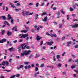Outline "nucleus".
I'll list each match as a JSON object with an SVG mask.
<instances>
[{
  "label": "nucleus",
  "instance_id": "7c9ffc66",
  "mask_svg": "<svg viewBox=\"0 0 78 78\" xmlns=\"http://www.w3.org/2000/svg\"><path fill=\"white\" fill-rule=\"evenodd\" d=\"M9 50L10 52H11V51H14V49H9Z\"/></svg>",
  "mask_w": 78,
  "mask_h": 78
},
{
  "label": "nucleus",
  "instance_id": "c756f323",
  "mask_svg": "<svg viewBox=\"0 0 78 78\" xmlns=\"http://www.w3.org/2000/svg\"><path fill=\"white\" fill-rule=\"evenodd\" d=\"M44 66V63L42 64L40 66V67H43Z\"/></svg>",
  "mask_w": 78,
  "mask_h": 78
},
{
  "label": "nucleus",
  "instance_id": "8fccbe9b",
  "mask_svg": "<svg viewBox=\"0 0 78 78\" xmlns=\"http://www.w3.org/2000/svg\"><path fill=\"white\" fill-rule=\"evenodd\" d=\"M53 60L54 61H56V58H55V56H53Z\"/></svg>",
  "mask_w": 78,
  "mask_h": 78
},
{
  "label": "nucleus",
  "instance_id": "f257e3e1",
  "mask_svg": "<svg viewBox=\"0 0 78 78\" xmlns=\"http://www.w3.org/2000/svg\"><path fill=\"white\" fill-rule=\"evenodd\" d=\"M30 52H31L30 50L23 51V53L21 54V56H23L24 55L27 56V55H29L30 54L29 53H30Z\"/></svg>",
  "mask_w": 78,
  "mask_h": 78
},
{
  "label": "nucleus",
  "instance_id": "f03ea898",
  "mask_svg": "<svg viewBox=\"0 0 78 78\" xmlns=\"http://www.w3.org/2000/svg\"><path fill=\"white\" fill-rule=\"evenodd\" d=\"M26 44H27L24 43L21 44L20 45L21 46H22L21 47L22 48V49H25V48H26L27 49H30V46H27V45Z\"/></svg>",
  "mask_w": 78,
  "mask_h": 78
},
{
  "label": "nucleus",
  "instance_id": "e2e57ef3",
  "mask_svg": "<svg viewBox=\"0 0 78 78\" xmlns=\"http://www.w3.org/2000/svg\"><path fill=\"white\" fill-rule=\"evenodd\" d=\"M32 67H34V64H31V65Z\"/></svg>",
  "mask_w": 78,
  "mask_h": 78
},
{
  "label": "nucleus",
  "instance_id": "0eeeda50",
  "mask_svg": "<svg viewBox=\"0 0 78 78\" xmlns=\"http://www.w3.org/2000/svg\"><path fill=\"white\" fill-rule=\"evenodd\" d=\"M57 59H58V61H59V62H60L61 61V59H60V55H58L56 56Z\"/></svg>",
  "mask_w": 78,
  "mask_h": 78
},
{
  "label": "nucleus",
  "instance_id": "58836bf2",
  "mask_svg": "<svg viewBox=\"0 0 78 78\" xmlns=\"http://www.w3.org/2000/svg\"><path fill=\"white\" fill-rule=\"evenodd\" d=\"M3 8H2V10H4L5 9V5H3V6H2Z\"/></svg>",
  "mask_w": 78,
  "mask_h": 78
},
{
  "label": "nucleus",
  "instance_id": "a18cd8bd",
  "mask_svg": "<svg viewBox=\"0 0 78 78\" xmlns=\"http://www.w3.org/2000/svg\"><path fill=\"white\" fill-rule=\"evenodd\" d=\"M72 58H70V59H69L68 61H69V62H71V61H72Z\"/></svg>",
  "mask_w": 78,
  "mask_h": 78
},
{
  "label": "nucleus",
  "instance_id": "bb28decb",
  "mask_svg": "<svg viewBox=\"0 0 78 78\" xmlns=\"http://www.w3.org/2000/svg\"><path fill=\"white\" fill-rule=\"evenodd\" d=\"M72 16H73V17H76V14H72Z\"/></svg>",
  "mask_w": 78,
  "mask_h": 78
},
{
  "label": "nucleus",
  "instance_id": "603ef678",
  "mask_svg": "<svg viewBox=\"0 0 78 78\" xmlns=\"http://www.w3.org/2000/svg\"><path fill=\"white\" fill-rule=\"evenodd\" d=\"M20 3H17V4L16 5V6H20Z\"/></svg>",
  "mask_w": 78,
  "mask_h": 78
},
{
  "label": "nucleus",
  "instance_id": "69168bd1",
  "mask_svg": "<svg viewBox=\"0 0 78 78\" xmlns=\"http://www.w3.org/2000/svg\"><path fill=\"white\" fill-rule=\"evenodd\" d=\"M62 73L63 75H66V72H63Z\"/></svg>",
  "mask_w": 78,
  "mask_h": 78
},
{
  "label": "nucleus",
  "instance_id": "6ab92c4d",
  "mask_svg": "<svg viewBox=\"0 0 78 78\" xmlns=\"http://www.w3.org/2000/svg\"><path fill=\"white\" fill-rule=\"evenodd\" d=\"M21 13L23 16H25V12H24V11H23Z\"/></svg>",
  "mask_w": 78,
  "mask_h": 78
},
{
  "label": "nucleus",
  "instance_id": "7ed1b4c3",
  "mask_svg": "<svg viewBox=\"0 0 78 78\" xmlns=\"http://www.w3.org/2000/svg\"><path fill=\"white\" fill-rule=\"evenodd\" d=\"M5 64H6V66H8V65H9V62H8L3 61L2 63L1 64L2 66H5Z\"/></svg>",
  "mask_w": 78,
  "mask_h": 78
},
{
  "label": "nucleus",
  "instance_id": "4d7b16f0",
  "mask_svg": "<svg viewBox=\"0 0 78 78\" xmlns=\"http://www.w3.org/2000/svg\"><path fill=\"white\" fill-rule=\"evenodd\" d=\"M42 44H43V41H41L40 44V45H42Z\"/></svg>",
  "mask_w": 78,
  "mask_h": 78
},
{
  "label": "nucleus",
  "instance_id": "ddd939ff",
  "mask_svg": "<svg viewBox=\"0 0 78 78\" xmlns=\"http://www.w3.org/2000/svg\"><path fill=\"white\" fill-rule=\"evenodd\" d=\"M12 34V32H9V31H8L7 33V35L8 36H9V35H11Z\"/></svg>",
  "mask_w": 78,
  "mask_h": 78
},
{
  "label": "nucleus",
  "instance_id": "b1692460",
  "mask_svg": "<svg viewBox=\"0 0 78 78\" xmlns=\"http://www.w3.org/2000/svg\"><path fill=\"white\" fill-rule=\"evenodd\" d=\"M8 23V22L6 21H5L4 23V25H7Z\"/></svg>",
  "mask_w": 78,
  "mask_h": 78
},
{
  "label": "nucleus",
  "instance_id": "4c0bfd02",
  "mask_svg": "<svg viewBox=\"0 0 78 78\" xmlns=\"http://www.w3.org/2000/svg\"><path fill=\"white\" fill-rule=\"evenodd\" d=\"M46 34L47 35H48V36H51V35L49 34V33L48 32H46Z\"/></svg>",
  "mask_w": 78,
  "mask_h": 78
},
{
  "label": "nucleus",
  "instance_id": "49530a36",
  "mask_svg": "<svg viewBox=\"0 0 78 78\" xmlns=\"http://www.w3.org/2000/svg\"><path fill=\"white\" fill-rule=\"evenodd\" d=\"M33 55H31L29 57V58H33Z\"/></svg>",
  "mask_w": 78,
  "mask_h": 78
},
{
  "label": "nucleus",
  "instance_id": "bf43d9fd",
  "mask_svg": "<svg viewBox=\"0 0 78 78\" xmlns=\"http://www.w3.org/2000/svg\"><path fill=\"white\" fill-rule=\"evenodd\" d=\"M37 75L36 74V73H35L34 75V77H35V78H36V77H37Z\"/></svg>",
  "mask_w": 78,
  "mask_h": 78
},
{
  "label": "nucleus",
  "instance_id": "2f4dec72",
  "mask_svg": "<svg viewBox=\"0 0 78 78\" xmlns=\"http://www.w3.org/2000/svg\"><path fill=\"white\" fill-rule=\"evenodd\" d=\"M33 3L31 2L29 4V6H32V5H33Z\"/></svg>",
  "mask_w": 78,
  "mask_h": 78
},
{
  "label": "nucleus",
  "instance_id": "9d476101",
  "mask_svg": "<svg viewBox=\"0 0 78 78\" xmlns=\"http://www.w3.org/2000/svg\"><path fill=\"white\" fill-rule=\"evenodd\" d=\"M23 65H22L19 67H17V69L18 70H20L21 68H23Z\"/></svg>",
  "mask_w": 78,
  "mask_h": 78
},
{
  "label": "nucleus",
  "instance_id": "aec40b11",
  "mask_svg": "<svg viewBox=\"0 0 78 78\" xmlns=\"http://www.w3.org/2000/svg\"><path fill=\"white\" fill-rule=\"evenodd\" d=\"M24 63L26 65H28V64H29V62H24Z\"/></svg>",
  "mask_w": 78,
  "mask_h": 78
},
{
  "label": "nucleus",
  "instance_id": "c9c22d12",
  "mask_svg": "<svg viewBox=\"0 0 78 78\" xmlns=\"http://www.w3.org/2000/svg\"><path fill=\"white\" fill-rule=\"evenodd\" d=\"M24 27H25L26 29L27 30H28V29H29V28H28L26 26H25V25H24Z\"/></svg>",
  "mask_w": 78,
  "mask_h": 78
},
{
  "label": "nucleus",
  "instance_id": "a19ab883",
  "mask_svg": "<svg viewBox=\"0 0 78 78\" xmlns=\"http://www.w3.org/2000/svg\"><path fill=\"white\" fill-rule=\"evenodd\" d=\"M60 14L61 13H60V12H59V11H58L57 13V15H58V16H59Z\"/></svg>",
  "mask_w": 78,
  "mask_h": 78
},
{
  "label": "nucleus",
  "instance_id": "864d4df0",
  "mask_svg": "<svg viewBox=\"0 0 78 78\" xmlns=\"http://www.w3.org/2000/svg\"><path fill=\"white\" fill-rule=\"evenodd\" d=\"M69 15H67V20H69Z\"/></svg>",
  "mask_w": 78,
  "mask_h": 78
},
{
  "label": "nucleus",
  "instance_id": "f704fd0d",
  "mask_svg": "<svg viewBox=\"0 0 78 78\" xmlns=\"http://www.w3.org/2000/svg\"><path fill=\"white\" fill-rule=\"evenodd\" d=\"M12 17H10L8 18L7 20H10V19H12Z\"/></svg>",
  "mask_w": 78,
  "mask_h": 78
},
{
  "label": "nucleus",
  "instance_id": "6e6d98bb",
  "mask_svg": "<svg viewBox=\"0 0 78 78\" xmlns=\"http://www.w3.org/2000/svg\"><path fill=\"white\" fill-rule=\"evenodd\" d=\"M15 11H16V12H18V11H19V9H15Z\"/></svg>",
  "mask_w": 78,
  "mask_h": 78
},
{
  "label": "nucleus",
  "instance_id": "c85d7f7f",
  "mask_svg": "<svg viewBox=\"0 0 78 78\" xmlns=\"http://www.w3.org/2000/svg\"><path fill=\"white\" fill-rule=\"evenodd\" d=\"M2 41L3 42H6V39H2Z\"/></svg>",
  "mask_w": 78,
  "mask_h": 78
},
{
  "label": "nucleus",
  "instance_id": "09e8293b",
  "mask_svg": "<svg viewBox=\"0 0 78 78\" xmlns=\"http://www.w3.org/2000/svg\"><path fill=\"white\" fill-rule=\"evenodd\" d=\"M15 77V75H13L12 76H11L10 78H14Z\"/></svg>",
  "mask_w": 78,
  "mask_h": 78
},
{
  "label": "nucleus",
  "instance_id": "052dcab7",
  "mask_svg": "<svg viewBox=\"0 0 78 78\" xmlns=\"http://www.w3.org/2000/svg\"><path fill=\"white\" fill-rule=\"evenodd\" d=\"M17 42V40H16L15 41H13L14 43H16Z\"/></svg>",
  "mask_w": 78,
  "mask_h": 78
},
{
  "label": "nucleus",
  "instance_id": "e433bc0d",
  "mask_svg": "<svg viewBox=\"0 0 78 78\" xmlns=\"http://www.w3.org/2000/svg\"><path fill=\"white\" fill-rule=\"evenodd\" d=\"M75 67V65H73L71 66V68L72 69H74Z\"/></svg>",
  "mask_w": 78,
  "mask_h": 78
},
{
  "label": "nucleus",
  "instance_id": "f8f14e48",
  "mask_svg": "<svg viewBox=\"0 0 78 78\" xmlns=\"http://www.w3.org/2000/svg\"><path fill=\"white\" fill-rule=\"evenodd\" d=\"M47 16H45L44 18V20H42L43 21H44V22H47Z\"/></svg>",
  "mask_w": 78,
  "mask_h": 78
},
{
  "label": "nucleus",
  "instance_id": "2eb2a0df",
  "mask_svg": "<svg viewBox=\"0 0 78 78\" xmlns=\"http://www.w3.org/2000/svg\"><path fill=\"white\" fill-rule=\"evenodd\" d=\"M45 15H47V13L46 12H44L41 15V16H45Z\"/></svg>",
  "mask_w": 78,
  "mask_h": 78
},
{
  "label": "nucleus",
  "instance_id": "ea45409f",
  "mask_svg": "<svg viewBox=\"0 0 78 78\" xmlns=\"http://www.w3.org/2000/svg\"><path fill=\"white\" fill-rule=\"evenodd\" d=\"M35 5H36V7H38V6H39V3H37Z\"/></svg>",
  "mask_w": 78,
  "mask_h": 78
},
{
  "label": "nucleus",
  "instance_id": "423d86ee",
  "mask_svg": "<svg viewBox=\"0 0 78 78\" xmlns=\"http://www.w3.org/2000/svg\"><path fill=\"white\" fill-rule=\"evenodd\" d=\"M71 26L73 28H77V27H78V24L76 23L74 25H72Z\"/></svg>",
  "mask_w": 78,
  "mask_h": 78
},
{
  "label": "nucleus",
  "instance_id": "4be33fe9",
  "mask_svg": "<svg viewBox=\"0 0 78 78\" xmlns=\"http://www.w3.org/2000/svg\"><path fill=\"white\" fill-rule=\"evenodd\" d=\"M62 66V64L60 63H58V67H61V66Z\"/></svg>",
  "mask_w": 78,
  "mask_h": 78
},
{
  "label": "nucleus",
  "instance_id": "a211bd4d",
  "mask_svg": "<svg viewBox=\"0 0 78 78\" xmlns=\"http://www.w3.org/2000/svg\"><path fill=\"white\" fill-rule=\"evenodd\" d=\"M2 34H1L2 35H3V34H4V32H5V30H2Z\"/></svg>",
  "mask_w": 78,
  "mask_h": 78
},
{
  "label": "nucleus",
  "instance_id": "79ce46f5",
  "mask_svg": "<svg viewBox=\"0 0 78 78\" xmlns=\"http://www.w3.org/2000/svg\"><path fill=\"white\" fill-rule=\"evenodd\" d=\"M66 38V37L65 36H63L62 38V40H64L65 39V38Z\"/></svg>",
  "mask_w": 78,
  "mask_h": 78
},
{
  "label": "nucleus",
  "instance_id": "39448f33",
  "mask_svg": "<svg viewBox=\"0 0 78 78\" xmlns=\"http://www.w3.org/2000/svg\"><path fill=\"white\" fill-rule=\"evenodd\" d=\"M12 31H17L18 30H17V27L15 26L12 28Z\"/></svg>",
  "mask_w": 78,
  "mask_h": 78
},
{
  "label": "nucleus",
  "instance_id": "774afa93",
  "mask_svg": "<svg viewBox=\"0 0 78 78\" xmlns=\"http://www.w3.org/2000/svg\"><path fill=\"white\" fill-rule=\"evenodd\" d=\"M5 78V77H4V76H1L0 77V78Z\"/></svg>",
  "mask_w": 78,
  "mask_h": 78
},
{
  "label": "nucleus",
  "instance_id": "473e14b6",
  "mask_svg": "<svg viewBox=\"0 0 78 78\" xmlns=\"http://www.w3.org/2000/svg\"><path fill=\"white\" fill-rule=\"evenodd\" d=\"M71 55H72V57H73L74 58H76V56L75 55H74L73 54H72Z\"/></svg>",
  "mask_w": 78,
  "mask_h": 78
},
{
  "label": "nucleus",
  "instance_id": "72a5a7b5",
  "mask_svg": "<svg viewBox=\"0 0 78 78\" xmlns=\"http://www.w3.org/2000/svg\"><path fill=\"white\" fill-rule=\"evenodd\" d=\"M71 43H72V41H70L69 42H67V44H70Z\"/></svg>",
  "mask_w": 78,
  "mask_h": 78
},
{
  "label": "nucleus",
  "instance_id": "4468645a",
  "mask_svg": "<svg viewBox=\"0 0 78 78\" xmlns=\"http://www.w3.org/2000/svg\"><path fill=\"white\" fill-rule=\"evenodd\" d=\"M30 14V12L28 11H26L25 13V15L26 16H28Z\"/></svg>",
  "mask_w": 78,
  "mask_h": 78
},
{
  "label": "nucleus",
  "instance_id": "de8ad7c7",
  "mask_svg": "<svg viewBox=\"0 0 78 78\" xmlns=\"http://www.w3.org/2000/svg\"><path fill=\"white\" fill-rule=\"evenodd\" d=\"M13 21H14V19H12H12L11 20V23H13Z\"/></svg>",
  "mask_w": 78,
  "mask_h": 78
},
{
  "label": "nucleus",
  "instance_id": "cd10ccee",
  "mask_svg": "<svg viewBox=\"0 0 78 78\" xmlns=\"http://www.w3.org/2000/svg\"><path fill=\"white\" fill-rule=\"evenodd\" d=\"M47 67H49L50 68H53V66H47Z\"/></svg>",
  "mask_w": 78,
  "mask_h": 78
},
{
  "label": "nucleus",
  "instance_id": "13d9d810",
  "mask_svg": "<svg viewBox=\"0 0 78 78\" xmlns=\"http://www.w3.org/2000/svg\"><path fill=\"white\" fill-rule=\"evenodd\" d=\"M66 53V52H64L63 54H62V56H64V55H65V54Z\"/></svg>",
  "mask_w": 78,
  "mask_h": 78
},
{
  "label": "nucleus",
  "instance_id": "3c124183",
  "mask_svg": "<svg viewBox=\"0 0 78 78\" xmlns=\"http://www.w3.org/2000/svg\"><path fill=\"white\" fill-rule=\"evenodd\" d=\"M44 5H45V3L44 2H43L41 4V6H44Z\"/></svg>",
  "mask_w": 78,
  "mask_h": 78
},
{
  "label": "nucleus",
  "instance_id": "c03bdc74",
  "mask_svg": "<svg viewBox=\"0 0 78 78\" xmlns=\"http://www.w3.org/2000/svg\"><path fill=\"white\" fill-rule=\"evenodd\" d=\"M27 67L28 69H30V68L31 67V66H30V65H29L27 66Z\"/></svg>",
  "mask_w": 78,
  "mask_h": 78
},
{
  "label": "nucleus",
  "instance_id": "dca6fc26",
  "mask_svg": "<svg viewBox=\"0 0 78 78\" xmlns=\"http://www.w3.org/2000/svg\"><path fill=\"white\" fill-rule=\"evenodd\" d=\"M46 44H47V45H50V46L52 45V44L50 43V42H47L46 43Z\"/></svg>",
  "mask_w": 78,
  "mask_h": 78
},
{
  "label": "nucleus",
  "instance_id": "393cba45",
  "mask_svg": "<svg viewBox=\"0 0 78 78\" xmlns=\"http://www.w3.org/2000/svg\"><path fill=\"white\" fill-rule=\"evenodd\" d=\"M15 75V76H16V77H19V76H20V74H18L17 75Z\"/></svg>",
  "mask_w": 78,
  "mask_h": 78
},
{
  "label": "nucleus",
  "instance_id": "9b49d317",
  "mask_svg": "<svg viewBox=\"0 0 78 78\" xmlns=\"http://www.w3.org/2000/svg\"><path fill=\"white\" fill-rule=\"evenodd\" d=\"M50 36H51V37H57V36L55 34H51V35H50Z\"/></svg>",
  "mask_w": 78,
  "mask_h": 78
},
{
  "label": "nucleus",
  "instance_id": "a878e982",
  "mask_svg": "<svg viewBox=\"0 0 78 78\" xmlns=\"http://www.w3.org/2000/svg\"><path fill=\"white\" fill-rule=\"evenodd\" d=\"M35 72H37V71L38 70H39V69H38V67H35Z\"/></svg>",
  "mask_w": 78,
  "mask_h": 78
},
{
  "label": "nucleus",
  "instance_id": "5fc2aeb1",
  "mask_svg": "<svg viewBox=\"0 0 78 78\" xmlns=\"http://www.w3.org/2000/svg\"><path fill=\"white\" fill-rule=\"evenodd\" d=\"M24 68H25V69H28V66H25Z\"/></svg>",
  "mask_w": 78,
  "mask_h": 78
},
{
  "label": "nucleus",
  "instance_id": "338daca9",
  "mask_svg": "<svg viewBox=\"0 0 78 78\" xmlns=\"http://www.w3.org/2000/svg\"><path fill=\"white\" fill-rule=\"evenodd\" d=\"M34 14V12L29 13V15H32V14Z\"/></svg>",
  "mask_w": 78,
  "mask_h": 78
},
{
  "label": "nucleus",
  "instance_id": "1a4fd4ad",
  "mask_svg": "<svg viewBox=\"0 0 78 78\" xmlns=\"http://www.w3.org/2000/svg\"><path fill=\"white\" fill-rule=\"evenodd\" d=\"M3 19L4 20H6V17L5 16H0V19Z\"/></svg>",
  "mask_w": 78,
  "mask_h": 78
},
{
  "label": "nucleus",
  "instance_id": "6e6552de",
  "mask_svg": "<svg viewBox=\"0 0 78 78\" xmlns=\"http://www.w3.org/2000/svg\"><path fill=\"white\" fill-rule=\"evenodd\" d=\"M42 39V37H39V36L37 35L36 37V39L37 41H40Z\"/></svg>",
  "mask_w": 78,
  "mask_h": 78
},
{
  "label": "nucleus",
  "instance_id": "5701e85b",
  "mask_svg": "<svg viewBox=\"0 0 78 78\" xmlns=\"http://www.w3.org/2000/svg\"><path fill=\"white\" fill-rule=\"evenodd\" d=\"M69 9H70V11H73L74 9H73L71 7H70Z\"/></svg>",
  "mask_w": 78,
  "mask_h": 78
},
{
  "label": "nucleus",
  "instance_id": "f3484780",
  "mask_svg": "<svg viewBox=\"0 0 78 78\" xmlns=\"http://www.w3.org/2000/svg\"><path fill=\"white\" fill-rule=\"evenodd\" d=\"M35 17H36L35 18L36 20H37V19H38V14H35Z\"/></svg>",
  "mask_w": 78,
  "mask_h": 78
},
{
  "label": "nucleus",
  "instance_id": "680f3d73",
  "mask_svg": "<svg viewBox=\"0 0 78 78\" xmlns=\"http://www.w3.org/2000/svg\"><path fill=\"white\" fill-rule=\"evenodd\" d=\"M75 48H78V45L74 46Z\"/></svg>",
  "mask_w": 78,
  "mask_h": 78
},
{
  "label": "nucleus",
  "instance_id": "37998d69",
  "mask_svg": "<svg viewBox=\"0 0 78 78\" xmlns=\"http://www.w3.org/2000/svg\"><path fill=\"white\" fill-rule=\"evenodd\" d=\"M25 39H26V41H28V39H29V38L28 37H27V38H26Z\"/></svg>",
  "mask_w": 78,
  "mask_h": 78
},
{
  "label": "nucleus",
  "instance_id": "20e7f679",
  "mask_svg": "<svg viewBox=\"0 0 78 78\" xmlns=\"http://www.w3.org/2000/svg\"><path fill=\"white\" fill-rule=\"evenodd\" d=\"M28 36V34H22V36H21V37H20V38H22L23 37V39H25L26 37H27Z\"/></svg>",
  "mask_w": 78,
  "mask_h": 78
},
{
  "label": "nucleus",
  "instance_id": "412c9836",
  "mask_svg": "<svg viewBox=\"0 0 78 78\" xmlns=\"http://www.w3.org/2000/svg\"><path fill=\"white\" fill-rule=\"evenodd\" d=\"M60 11L61 12H62V14H65V12L63 11V10H62V9Z\"/></svg>",
  "mask_w": 78,
  "mask_h": 78
},
{
  "label": "nucleus",
  "instance_id": "0e129e2a",
  "mask_svg": "<svg viewBox=\"0 0 78 78\" xmlns=\"http://www.w3.org/2000/svg\"><path fill=\"white\" fill-rule=\"evenodd\" d=\"M74 72H76L77 73H78V71L76 70V69L74 70Z\"/></svg>",
  "mask_w": 78,
  "mask_h": 78
}]
</instances>
